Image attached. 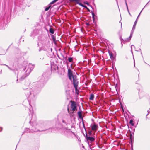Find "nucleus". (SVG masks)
Here are the masks:
<instances>
[{
  "label": "nucleus",
  "mask_w": 150,
  "mask_h": 150,
  "mask_svg": "<svg viewBox=\"0 0 150 150\" xmlns=\"http://www.w3.org/2000/svg\"><path fill=\"white\" fill-rule=\"evenodd\" d=\"M129 123L131 124L132 126H133L134 125L133 123V120L132 119H131L129 121Z\"/></svg>",
  "instance_id": "nucleus-28"
},
{
  "label": "nucleus",
  "mask_w": 150,
  "mask_h": 150,
  "mask_svg": "<svg viewBox=\"0 0 150 150\" xmlns=\"http://www.w3.org/2000/svg\"><path fill=\"white\" fill-rule=\"evenodd\" d=\"M89 133H90V134H91V131Z\"/></svg>",
  "instance_id": "nucleus-44"
},
{
  "label": "nucleus",
  "mask_w": 150,
  "mask_h": 150,
  "mask_svg": "<svg viewBox=\"0 0 150 150\" xmlns=\"http://www.w3.org/2000/svg\"><path fill=\"white\" fill-rule=\"evenodd\" d=\"M137 19H136V21H135L134 22L132 29V30L131 33H133L135 29L136 25L137 23Z\"/></svg>",
  "instance_id": "nucleus-13"
},
{
  "label": "nucleus",
  "mask_w": 150,
  "mask_h": 150,
  "mask_svg": "<svg viewBox=\"0 0 150 150\" xmlns=\"http://www.w3.org/2000/svg\"><path fill=\"white\" fill-rule=\"evenodd\" d=\"M31 110H31L30 109H29V110H30V113L29 114V115L31 117L32 116H33L32 114H33V112L32 111V110H33L32 108L31 109Z\"/></svg>",
  "instance_id": "nucleus-27"
},
{
  "label": "nucleus",
  "mask_w": 150,
  "mask_h": 150,
  "mask_svg": "<svg viewBox=\"0 0 150 150\" xmlns=\"http://www.w3.org/2000/svg\"><path fill=\"white\" fill-rule=\"evenodd\" d=\"M51 7V5H50V4H49L48 6V7H46V8L45 9V11H47Z\"/></svg>",
  "instance_id": "nucleus-25"
},
{
  "label": "nucleus",
  "mask_w": 150,
  "mask_h": 150,
  "mask_svg": "<svg viewBox=\"0 0 150 150\" xmlns=\"http://www.w3.org/2000/svg\"><path fill=\"white\" fill-rule=\"evenodd\" d=\"M57 0H54L52 2H51L49 4L51 5V4H53L56 2Z\"/></svg>",
  "instance_id": "nucleus-29"
},
{
  "label": "nucleus",
  "mask_w": 150,
  "mask_h": 150,
  "mask_svg": "<svg viewBox=\"0 0 150 150\" xmlns=\"http://www.w3.org/2000/svg\"><path fill=\"white\" fill-rule=\"evenodd\" d=\"M18 81V79H17L16 81Z\"/></svg>",
  "instance_id": "nucleus-47"
},
{
  "label": "nucleus",
  "mask_w": 150,
  "mask_h": 150,
  "mask_svg": "<svg viewBox=\"0 0 150 150\" xmlns=\"http://www.w3.org/2000/svg\"><path fill=\"white\" fill-rule=\"evenodd\" d=\"M49 31L52 34H53L54 33V29L52 28H50Z\"/></svg>",
  "instance_id": "nucleus-23"
},
{
  "label": "nucleus",
  "mask_w": 150,
  "mask_h": 150,
  "mask_svg": "<svg viewBox=\"0 0 150 150\" xmlns=\"http://www.w3.org/2000/svg\"><path fill=\"white\" fill-rule=\"evenodd\" d=\"M94 98V95L93 94H91L90 95L89 99L91 100H93Z\"/></svg>",
  "instance_id": "nucleus-19"
},
{
  "label": "nucleus",
  "mask_w": 150,
  "mask_h": 150,
  "mask_svg": "<svg viewBox=\"0 0 150 150\" xmlns=\"http://www.w3.org/2000/svg\"><path fill=\"white\" fill-rule=\"evenodd\" d=\"M51 37L54 43L55 44L56 43V40L55 36L54 35H52Z\"/></svg>",
  "instance_id": "nucleus-18"
},
{
  "label": "nucleus",
  "mask_w": 150,
  "mask_h": 150,
  "mask_svg": "<svg viewBox=\"0 0 150 150\" xmlns=\"http://www.w3.org/2000/svg\"><path fill=\"white\" fill-rule=\"evenodd\" d=\"M1 65L6 66L10 70L12 71L15 74H17V78L18 79L22 81L23 80L25 77L27 76L30 73L34 67V66L31 64H30L28 66L24 68L23 70L21 71L18 72V69L11 68L5 64H2Z\"/></svg>",
  "instance_id": "nucleus-1"
},
{
  "label": "nucleus",
  "mask_w": 150,
  "mask_h": 150,
  "mask_svg": "<svg viewBox=\"0 0 150 150\" xmlns=\"http://www.w3.org/2000/svg\"><path fill=\"white\" fill-rule=\"evenodd\" d=\"M29 123L32 126V128L30 130L28 128H26L25 129L24 132H37L38 131H42L44 130H40L38 129H36V128H38L39 126L38 124H37L36 123V117H34L32 118L29 122Z\"/></svg>",
  "instance_id": "nucleus-3"
},
{
  "label": "nucleus",
  "mask_w": 150,
  "mask_h": 150,
  "mask_svg": "<svg viewBox=\"0 0 150 150\" xmlns=\"http://www.w3.org/2000/svg\"><path fill=\"white\" fill-rule=\"evenodd\" d=\"M139 50H141V49H139Z\"/></svg>",
  "instance_id": "nucleus-49"
},
{
  "label": "nucleus",
  "mask_w": 150,
  "mask_h": 150,
  "mask_svg": "<svg viewBox=\"0 0 150 150\" xmlns=\"http://www.w3.org/2000/svg\"><path fill=\"white\" fill-rule=\"evenodd\" d=\"M79 5L82 6V7H84L86 9H87L88 11H89V8L86 6L84 5L83 4H82V3L79 4Z\"/></svg>",
  "instance_id": "nucleus-20"
},
{
  "label": "nucleus",
  "mask_w": 150,
  "mask_h": 150,
  "mask_svg": "<svg viewBox=\"0 0 150 150\" xmlns=\"http://www.w3.org/2000/svg\"><path fill=\"white\" fill-rule=\"evenodd\" d=\"M84 3L85 4H86L87 5H89V4L87 1H86Z\"/></svg>",
  "instance_id": "nucleus-34"
},
{
  "label": "nucleus",
  "mask_w": 150,
  "mask_h": 150,
  "mask_svg": "<svg viewBox=\"0 0 150 150\" xmlns=\"http://www.w3.org/2000/svg\"><path fill=\"white\" fill-rule=\"evenodd\" d=\"M62 122L64 123H65V124L66 123V122H65V121L64 120H62Z\"/></svg>",
  "instance_id": "nucleus-38"
},
{
  "label": "nucleus",
  "mask_w": 150,
  "mask_h": 150,
  "mask_svg": "<svg viewBox=\"0 0 150 150\" xmlns=\"http://www.w3.org/2000/svg\"><path fill=\"white\" fill-rule=\"evenodd\" d=\"M71 67L72 66V64H71Z\"/></svg>",
  "instance_id": "nucleus-50"
},
{
  "label": "nucleus",
  "mask_w": 150,
  "mask_h": 150,
  "mask_svg": "<svg viewBox=\"0 0 150 150\" xmlns=\"http://www.w3.org/2000/svg\"><path fill=\"white\" fill-rule=\"evenodd\" d=\"M50 74L51 72L50 71H47L44 72L41 79H40V80L36 82L37 85H38V86H39L40 88L42 87L48 80V77Z\"/></svg>",
  "instance_id": "nucleus-4"
},
{
  "label": "nucleus",
  "mask_w": 150,
  "mask_h": 150,
  "mask_svg": "<svg viewBox=\"0 0 150 150\" xmlns=\"http://www.w3.org/2000/svg\"><path fill=\"white\" fill-rule=\"evenodd\" d=\"M57 68H58V67L57 66H55V68H54L55 69H57Z\"/></svg>",
  "instance_id": "nucleus-40"
},
{
  "label": "nucleus",
  "mask_w": 150,
  "mask_h": 150,
  "mask_svg": "<svg viewBox=\"0 0 150 150\" xmlns=\"http://www.w3.org/2000/svg\"><path fill=\"white\" fill-rule=\"evenodd\" d=\"M98 125L95 124H94L93 125L91 126L92 129L93 131H96L98 129Z\"/></svg>",
  "instance_id": "nucleus-14"
},
{
  "label": "nucleus",
  "mask_w": 150,
  "mask_h": 150,
  "mask_svg": "<svg viewBox=\"0 0 150 150\" xmlns=\"http://www.w3.org/2000/svg\"><path fill=\"white\" fill-rule=\"evenodd\" d=\"M92 18H93V20H94L95 18H94V16H95V15L94 13L93 12H92Z\"/></svg>",
  "instance_id": "nucleus-30"
},
{
  "label": "nucleus",
  "mask_w": 150,
  "mask_h": 150,
  "mask_svg": "<svg viewBox=\"0 0 150 150\" xmlns=\"http://www.w3.org/2000/svg\"><path fill=\"white\" fill-rule=\"evenodd\" d=\"M142 11V10L139 13V15H138V17H137V20H138V17L139 16L140 14V13H141Z\"/></svg>",
  "instance_id": "nucleus-35"
},
{
  "label": "nucleus",
  "mask_w": 150,
  "mask_h": 150,
  "mask_svg": "<svg viewBox=\"0 0 150 150\" xmlns=\"http://www.w3.org/2000/svg\"><path fill=\"white\" fill-rule=\"evenodd\" d=\"M39 30L38 29L34 30L30 35L31 37L34 38L36 35H37L39 33Z\"/></svg>",
  "instance_id": "nucleus-10"
},
{
  "label": "nucleus",
  "mask_w": 150,
  "mask_h": 150,
  "mask_svg": "<svg viewBox=\"0 0 150 150\" xmlns=\"http://www.w3.org/2000/svg\"><path fill=\"white\" fill-rule=\"evenodd\" d=\"M43 50L42 49V47H41V48H40V49H39V51L40 52V51L41 50Z\"/></svg>",
  "instance_id": "nucleus-37"
},
{
  "label": "nucleus",
  "mask_w": 150,
  "mask_h": 150,
  "mask_svg": "<svg viewBox=\"0 0 150 150\" xmlns=\"http://www.w3.org/2000/svg\"><path fill=\"white\" fill-rule=\"evenodd\" d=\"M122 23H121V27H122Z\"/></svg>",
  "instance_id": "nucleus-46"
},
{
  "label": "nucleus",
  "mask_w": 150,
  "mask_h": 150,
  "mask_svg": "<svg viewBox=\"0 0 150 150\" xmlns=\"http://www.w3.org/2000/svg\"><path fill=\"white\" fill-rule=\"evenodd\" d=\"M133 47L135 49V50L136 51H138L139 50H136V49H135V47L133 45H131V51L132 52V47Z\"/></svg>",
  "instance_id": "nucleus-26"
},
{
  "label": "nucleus",
  "mask_w": 150,
  "mask_h": 150,
  "mask_svg": "<svg viewBox=\"0 0 150 150\" xmlns=\"http://www.w3.org/2000/svg\"><path fill=\"white\" fill-rule=\"evenodd\" d=\"M88 145L90 146V143L88 142Z\"/></svg>",
  "instance_id": "nucleus-42"
},
{
  "label": "nucleus",
  "mask_w": 150,
  "mask_h": 150,
  "mask_svg": "<svg viewBox=\"0 0 150 150\" xmlns=\"http://www.w3.org/2000/svg\"><path fill=\"white\" fill-rule=\"evenodd\" d=\"M67 66H68V63L67 62Z\"/></svg>",
  "instance_id": "nucleus-45"
},
{
  "label": "nucleus",
  "mask_w": 150,
  "mask_h": 150,
  "mask_svg": "<svg viewBox=\"0 0 150 150\" xmlns=\"http://www.w3.org/2000/svg\"><path fill=\"white\" fill-rule=\"evenodd\" d=\"M86 24H87V25H89V24L88 23H87Z\"/></svg>",
  "instance_id": "nucleus-43"
},
{
  "label": "nucleus",
  "mask_w": 150,
  "mask_h": 150,
  "mask_svg": "<svg viewBox=\"0 0 150 150\" xmlns=\"http://www.w3.org/2000/svg\"><path fill=\"white\" fill-rule=\"evenodd\" d=\"M2 130V127H0V132H1Z\"/></svg>",
  "instance_id": "nucleus-39"
},
{
  "label": "nucleus",
  "mask_w": 150,
  "mask_h": 150,
  "mask_svg": "<svg viewBox=\"0 0 150 150\" xmlns=\"http://www.w3.org/2000/svg\"><path fill=\"white\" fill-rule=\"evenodd\" d=\"M132 34L133 33H131V34L129 38H126V39L125 40L124 42H123L125 43V42H129L130 41V40L131 39V37H132Z\"/></svg>",
  "instance_id": "nucleus-16"
},
{
  "label": "nucleus",
  "mask_w": 150,
  "mask_h": 150,
  "mask_svg": "<svg viewBox=\"0 0 150 150\" xmlns=\"http://www.w3.org/2000/svg\"><path fill=\"white\" fill-rule=\"evenodd\" d=\"M77 110V107L76 102L74 101H71V109L70 110L68 106L67 107V110L69 114H71L73 112Z\"/></svg>",
  "instance_id": "nucleus-6"
},
{
  "label": "nucleus",
  "mask_w": 150,
  "mask_h": 150,
  "mask_svg": "<svg viewBox=\"0 0 150 150\" xmlns=\"http://www.w3.org/2000/svg\"><path fill=\"white\" fill-rule=\"evenodd\" d=\"M121 107L122 108V110H123V108L122 107V105H121Z\"/></svg>",
  "instance_id": "nucleus-41"
},
{
  "label": "nucleus",
  "mask_w": 150,
  "mask_h": 150,
  "mask_svg": "<svg viewBox=\"0 0 150 150\" xmlns=\"http://www.w3.org/2000/svg\"><path fill=\"white\" fill-rule=\"evenodd\" d=\"M73 85H77L79 84V79L76 75H75L72 77V81Z\"/></svg>",
  "instance_id": "nucleus-7"
},
{
  "label": "nucleus",
  "mask_w": 150,
  "mask_h": 150,
  "mask_svg": "<svg viewBox=\"0 0 150 150\" xmlns=\"http://www.w3.org/2000/svg\"><path fill=\"white\" fill-rule=\"evenodd\" d=\"M52 67H51V68H52Z\"/></svg>",
  "instance_id": "nucleus-51"
},
{
  "label": "nucleus",
  "mask_w": 150,
  "mask_h": 150,
  "mask_svg": "<svg viewBox=\"0 0 150 150\" xmlns=\"http://www.w3.org/2000/svg\"><path fill=\"white\" fill-rule=\"evenodd\" d=\"M125 0V4H126V7H127V10L129 13V14H130V13L129 11V10H128V6H127V2H126V0Z\"/></svg>",
  "instance_id": "nucleus-31"
},
{
  "label": "nucleus",
  "mask_w": 150,
  "mask_h": 150,
  "mask_svg": "<svg viewBox=\"0 0 150 150\" xmlns=\"http://www.w3.org/2000/svg\"><path fill=\"white\" fill-rule=\"evenodd\" d=\"M118 34L119 36V38L120 40L121 43H122V42H124V40L122 38V30H120Z\"/></svg>",
  "instance_id": "nucleus-12"
},
{
  "label": "nucleus",
  "mask_w": 150,
  "mask_h": 150,
  "mask_svg": "<svg viewBox=\"0 0 150 150\" xmlns=\"http://www.w3.org/2000/svg\"><path fill=\"white\" fill-rule=\"evenodd\" d=\"M148 65L149 66H150V65H149V64H148Z\"/></svg>",
  "instance_id": "nucleus-55"
},
{
  "label": "nucleus",
  "mask_w": 150,
  "mask_h": 150,
  "mask_svg": "<svg viewBox=\"0 0 150 150\" xmlns=\"http://www.w3.org/2000/svg\"><path fill=\"white\" fill-rule=\"evenodd\" d=\"M64 135L66 136L67 137H68L69 136L71 135V133H72L73 134H74V133L72 132L70 129H68L66 128H65L64 129Z\"/></svg>",
  "instance_id": "nucleus-8"
},
{
  "label": "nucleus",
  "mask_w": 150,
  "mask_h": 150,
  "mask_svg": "<svg viewBox=\"0 0 150 150\" xmlns=\"http://www.w3.org/2000/svg\"><path fill=\"white\" fill-rule=\"evenodd\" d=\"M2 73V69L1 68H0V74H1Z\"/></svg>",
  "instance_id": "nucleus-36"
},
{
  "label": "nucleus",
  "mask_w": 150,
  "mask_h": 150,
  "mask_svg": "<svg viewBox=\"0 0 150 150\" xmlns=\"http://www.w3.org/2000/svg\"><path fill=\"white\" fill-rule=\"evenodd\" d=\"M35 86L33 87L31 89L27 90L25 91V93L27 97L29 104L31 107H32V103L36 100L37 95L40 91L41 88H39L38 85H37V83H35Z\"/></svg>",
  "instance_id": "nucleus-2"
},
{
  "label": "nucleus",
  "mask_w": 150,
  "mask_h": 150,
  "mask_svg": "<svg viewBox=\"0 0 150 150\" xmlns=\"http://www.w3.org/2000/svg\"><path fill=\"white\" fill-rule=\"evenodd\" d=\"M68 74L69 79L72 81V77L74 75L73 74L72 71L70 68L68 69Z\"/></svg>",
  "instance_id": "nucleus-9"
},
{
  "label": "nucleus",
  "mask_w": 150,
  "mask_h": 150,
  "mask_svg": "<svg viewBox=\"0 0 150 150\" xmlns=\"http://www.w3.org/2000/svg\"><path fill=\"white\" fill-rule=\"evenodd\" d=\"M78 115L80 119H81L83 120V118L82 116V111H80L78 112Z\"/></svg>",
  "instance_id": "nucleus-15"
},
{
  "label": "nucleus",
  "mask_w": 150,
  "mask_h": 150,
  "mask_svg": "<svg viewBox=\"0 0 150 150\" xmlns=\"http://www.w3.org/2000/svg\"><path fill=\"white\" fill-rule=\"evenodd\" d=\"M68 60L70 62H73V59L72 57H68Z\"/></svg>",
  "instance_id": "nucleus-24"
},
{
  "label": "nucleus",
  "mask_w": 150,
  "mask_h": 150,
  "mask_svg": "<svg viewBox=\"0 0 150 150\" xmlns=\"http://www.w3.org/2000/svg\"><path fill=\"white\" fill-rule=\"evenodd\" d=\"M86 139L87 140H89L91 141V142H93L95 140V139L94 138L92 137H90V136H88L87 134V133H86Z\"/></svg>",
  "instance_id": "nucleus-11"
},
{
  "label": "nucleus",
  "mask_w": 150,
  "mask_h": 150,
  "mask_svg": "<svg viewBox=\"0 0 150 150\" xmlns=\"http://www.w3.org/2000/svg\"><path fill=\"white\" fill-rule=\"evenodd\" d=\"M145 8V7H144L143 8V9L144 8Z\"/></svg>",
  "instance_id": "nucleus-53"
},
{
  "label": "nucleus",
  "mask_w": 150,
  "mask_h": 150,
  "mask_svg": "<svg viewBox=\"0 0 150 150\" xmlns=\"http://www.w3.org/2000/svg\"><path fill=\"white\" fill-rule=\"evenodd\" d=\"M78 85H74V87L76 91V93L78 92H79V91L78 90L77 88L78 87Z\"/></svg>",
  "instance_id": "nucleus-22"
},
{
  "label": "nucleus",
  "mask_w": 150,
  "mask_h": 150,
  "mask_svg": "<svg viewBox=\"0 0 150 150\" xmlns=\"http://www.w3.org/2000/svg\"><path fill=\"white\" fill-rule=\"evenodd\" d=\"M116 1H117V0H116Z\"/></svg>",
  "instance_id": "nucleus-48"
},
{
  "label": "nucleus",
  "mask_w": 150,
  "mask_h": 150,
  "mask_svg": "<svg viewBox=\"0 0 150 150\" xmlns=\"http://www.w3.org/2000/svg\"><path fill=\"white\" fill-rule=\"evenodd\" d=\"M145 8V7H144L143 8V9L144 8Z\"/></svg>",
  "instance_id": "nucleus-52"
},
{
  "label": "nucleus",
  "mask_w": 150,
  "mask_h": 150,
  "mask_svg": "<svg viewBox=\"0 0 150 150\" xmlns=\"http://www.w3.org/2000/svg\"><path fill=\"white\" fill-rule=\"evenodd\" d=\"M109 55L111 59L112 60H114V57H113V54L112 53H109Z\"/></svg>",
  "instance_id": "nucleus-21"
},
{
  "label": "nucleus",
  "mask_w": 150,
  "mask_h": 150,
  "mask_svg": "<svg viewBox=\"0 0 150 150\" xmlns=\"http://www.w3.org/2000/svg\"><path fill=\"white\" fill-rule=\"evenodd\" d=\"M42 49L44 51H52V49L50 47V44L48 39L45 38L42 41Z\"/></svg>",
  "instance_id": "nucleus-5"
},
{
  "label": "nucleus",
  "mask_w": 150,
  "mask_h": 150,
  "mask_svg": "<svg viewBox=\"0 0 150 150\" xmlns=\"http://www.w3.org/2000/svg\"><path fill=\"white\" fill-rule=\"evenodd\" d=\"M145 8V7H144L143 8V9L144 8Z\"/></svg>",
  "instance_id": "nucleus-54"
},
{
  "label": "nucleus",
  "mask_w": 150,
  "mask_h": 150,
  "mask_svg": "<svg viewBox=\"0 0 150 150\" xmlns=\"http://www.w3.org/2000/svg\"><path fill=\"white\" fill-rule=\"evenodd\" d=\"M69 1L76 2L77 4H78L79 5V4H81V3H80V0H69Z\"/></svg>",
  "instance_id": "nucleus-17"
},
{
  "label": "nucleus",
  "mask_w": 150,
  "mask_h": 150,
  "mask_svg": "<svg viewBox=\"0 0 150 150\" xmlns=\"http://www.w3.org/2000/svg\"><path fill=\"white\" fill-rule=\"evenodd\" d=\"M44 59V57L43 56H41L40 58V59L41 60H42L43 59Z\"/></svg>",
  "instance_id": "nucleus-33"
},
{
  "label": "nucleus",
  "mask_w": 150,
  "mask_h": 150,
  "mask_svg": "<svg viewBox=\"0 0 150 150\" xmlns=\"http://www.w3.org/2000/svg\"><path fill=\"white\" fill-rule=\"evenodd\" d=\"M82 124H83V127L85 129H86L85 125L84 123L83 122H83H82Z\"/></svg>",
  "instance_id": "nucleus-32"
}]
</instances>
